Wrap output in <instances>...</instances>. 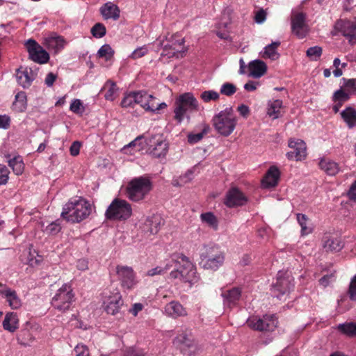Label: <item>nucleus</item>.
<instances>
[{
  "label": "nucleus",
  "mask_w": 356,
  "mask_h": 356,
  "mask_svg": "<svg viewBox=\"0 0 356 356\" xmlns=\"http://www.w3.org/2000/svg\"><path fill=\"white\" fill-rule=\"evenodd\" d=\"M322 54V48L315 46L307 50V56L312 60H316Z\"/></svg>",
  "instance_id": "49"
},
{
  "label": "nucleus",
  "mask_w": 356,
  "mask_h": 356,
  "mask_svg": "<svg viewBox=\"0 0 356 356\" xmlns=\"http://www.w3.org/2000/svg\"><path fill=\"white\" fill-rule=\"evenodd\" d=\"M212 122L218 134L224 136H228L236 127V117L232 108H226L215 115Z\"/></svg>",
  "instance_id": "4"
},
{
  "label": "nucleus",
  "mask_w": 356,
  "mask_h": 356,
  "mask_svg": "<svg viewBox=\"0 0 356 356\" xmlns=\"http://www.w3.org/2000/svg\"><path fill=\"white\" fill-rule=\"evenodd\" d=\"M116 273L124 289L131 290L136 286L137 282L134 272L131 267L118 266L116 267Z\"/></svg>",
  "instance_id": "15"
},
{
  "label": "nucleus",
  "mask_w": 356,
  "mask_h": 356,
  "mask_svg": "<svg viewBox=\"0 0 356 356\" xmlns=\"http://www.w3.org/2000/svg\"><path fill=\"white\" fill-rule=\"evenodd\" d=\"M201 259L204 268L216 270L223 264L225 256L218 248L211 247L207 250L206 254L201 255Z\"/></svg>",
  "instance_id": "9"
},
{
  "label": "nucleus",
  "mask_w": 356,
  "mask_h": 356,
  "mask_svg": "<svg viewBox=\"0 0 356 356\" xmlns=\"http://www.w3.org/2000/svg\"><path fill=\"white\" fill-rule=\"evenodd\" d=\"M8 165L13 169V172L20 175L24 170V163L20 156H16L8 160Z\"/></svg>",
  "instance_id": "36"
},
{
  "label": "nucleus",
  "mask_w": 356,
  "mask_h": 356,
  "mask_svg": "<svg viewBox=\"0 0 356 356\" xmlns=\"http://www.w3.org/2000/svg\"><path fill=\"white\" fill-rule=\"evenodd\" d=\"M280 174V171L277 167H270L262 179V186L266 188L275 187L278 183Z\"/></svg>",
  "instance_id": "22"
},
{
  "label": "nucleus",
  "mask_w": 356,
  "mask_h": 356,
  "mask_svg": "<svg viewBox=\"0 0 356 356\" xmlns=\"http://www.w3.org/2000/svg\"><path fill=\"white\" fill-rule=\"evenodd\" d=\"M200 219L202 222L207 224L210 227L216 230L218 226L217 218L212 212H206L200 215Z\"/></svg>",
  "instance_id": "38"
},
{
  "label": "nucleus",
  "mask_w": 356,
  "mask_h": 356,
  "mask_svg": "<svg viewBox=\"0 0 356 356\" xmlns=\"http://www.w3.org/2000/svg\"><path fill=\"white\" fill-rule=\"evenodd\" d=\"M10 118L6 115H0V129H7L10 127Z\"/></svg>",
  "instance_id": "59"
},
{
  "label": "nucleus",
  "mask_w": 356,
  "mask_h": 356,
  "mask_svg": "<svg viewBox=\"0 0 356 356\" xmlns=\"http://www.w3.org/2000/svg\"><path fill=\"white\" fill-rule=\"evenodd\" d=\"M207 131L204 129L202 132L197 134H190L188 136V142L191 144H195L199 142L206 134Z\"/></svg>",
  "instance_id": "52"
},
{
  "label": "nucleus",
  "mask_w": 356,
  "mask_h": 356,
  "mask_svg": "<svg viewBox=\"0 0 356 356\" xmlns=\"http://www.w3.org/2000/svg\"><path fill=\"white\" fill-rule=\"evenodd\" d=\"M92 35L96 38H101L106 35V27L102 23L95 24L90 31Z\"/></svg>",
  "instance_id": "46"
},
{
  "label": "nucleus",
  "mask_w": 356,
  "mask_h": 356,
  "mask_svg": "<svg viewBox=\"0 0 356 356\" xmlns=\"http://www.w3.org/2000/svg\"><path fill=\"white\" fill-rule=\"evenodd\" d=\"M349 99V95L341 89L337 90L333 95V100L334 102H346Z\"/></svg>",
  "instance_id": "53"
},
{
  "label": "nucleus",
  "mask_w": 356,
  "mask_h": 356,
  "mask_svg": "<svg viewBox=\"0 0 356 356\" xmlns=\"http://www.w3.org/2000/svg\"><path fill=\"white\" fill-rule=\"evenodd\" d=\"M222 95L232 96L236 92V87L231 83H225L222 85L220 90Z\"/></svg>",
  "instance_id": "47"
},
{
  "label": "nucleus",
  "mask_w": 356,
  "mask_h": 356,
  "mask_svg": "<svg viewBox=\"0 0 356 356\" xmlns=\"http://www.w3.org/2000/svg\"><path fill=\"white\" fill-rule=\"evenodd\" d=\"M167 269H172L170 277L172 279H179L191 283L197 280L195 266L182 254L174 256L167 263Z\"/></svg>",
  "instance_id": "1"
},
{
  "label": "nucleus",
  "mask_w": 356,
  "mask_h": 356,
  "mask_svg": "<svg viewBox=\"0 0 356 356\" xmlns=\"http://www.w3.org/2000/svg\"><path fill=\"white\" fill-rule=\"evenodd\" d=\"M248 70L250 76L259 78L266 72L267 66L264 61L254 60L249 63Z\"/></svg>",
  "instance_id": "25"
},
{
  "label": "nucleus",
  "mask_w": 356,
  "mask_h": 356,
  "mask_svg": "<svg viewBox=\"0 0 356 356\" xmlns=\"http://www.w3.org/2000/svg\"><path fill=\"white\" fill-rule=\"evenodd\" d=\"M338 329L348 336H356V323H355L339 324Z\"/></svg>",
  "instance_id": "43"
},
{
  "label": "nucleus",
  "mask_w": 356,
  "mask_h": 356,
  "mask_svg": "<svg viewBox=\"0 0 356 356\" xmlns=\"http://www.w3.org/2000/svg\"><path fill=\"white\" fill-rule=\"evenodd\" d=\"M65 41L61 36L50 37L46 39V45L49 49L58 52L65 47Z\"/></svg>",
  "instance_id": "34"
},
{
  "label": "nucleus",
  "mask_w": 356,
  "mask_h": 356,
  "mask_svg": "<svg viewBox=\"0 0 356 356\" xmlns=\"http://www.w3.org/2000/svg\"><path fill=\"white\" fill-rule=\"evenodd\" d=\"M15 76L17 83L24 88H27L35 79L36 74L33 72L31 68L20 67L16 71Z\"/></svg>",
  "instance_id": "20"
},
{
  "label": "nucleus",
  "mask_w": 356,
  "mask_h": 356,
  "mask_svg": "<svg viewBox=\"0 0 356 356\" xmlns=\"http://www.w3.org/2000/svg\"><path fill=\"white\" fill-rule=\"evenodd\" d=\"M220 97L218 92L214 90H206L201 94V98L205 102H209L211 100H218Z\"/></svg>",
  "instance_id": "48"
},
{
  "label": "nucleus",
  "mask_w": 356,
  "mask_h": 356,
  "mask_svg": "<svg viewBox=\"0 0 356 356\" xmlns=\"http://www.w3.org/2000/svg\"><path fill=\"white\" fill-rule=\"evenodd\" d=\"M247 325L250 328L258 331H273L277 325V320L275 315H264L262 318L257 316L250 317Z\"/></svg>",
  "instance_id": "10"
},
{
  "label": "nucleus",
  "mask_w": 356,
  "mask_h": 356,
  "mask_svg": "<svg viewBox=\"0 0 356 356\" xmlns=\"http://www.w3.org/2000/svg\"><path fill=\"white\" fill-rule=\"evenodd\" d=\"M26 47L30 58L35 63H46L49 59V54L34 40L29 39L26 41Z\"/></svg>",
  "instance_id": "13"
},
{
  "label": "nucleus",
  "mask_w": 356,
  "mask_h": 356,
  "mask_svg": "<svg viewBox=\"0 0 356 356\" xmlns=\"http://www.w3.org/2000/svg\"><path fill=\"white\" fill-rule=\"evenodd\" d=\"M224 202L229 208L241 207L248 202V197L238 188L233 187L227 192Z\"/></svg>",
  "instance_id": "18"
},
{
  "label": "nucleus",
  "mask_w": 356,
  "mask_h": 356,
  "mask_svg": "<svg viewBox=\"0 0 356 356\" xmlns=\"http://www.w3.org/2000/svg\"><path fill=\"white\" fill-rule=\"evenodd\" d=\"M74 300V294L71 286L65 284L57 291L51 303L56 309L65 312L70 309Z\"/></svg>",
  "instance_id": "7"
},
{
  "label": "nucleus",
  "mask_w": 356,
  "mask_h": 356,
  "mask_svg": "<svg viewBox=\"0 0 356 356\" xmlns=\"http://www.w3.org/2000/svg\"><path fill=\"white\" fill-rule=\"evenodd\" d=\"M320 168L330 176H334L340 171L339 164L327 159H322L319 162Z\"/></svg>",
  "instance_id": "28"
},
{
  "label": "nucleus",
  "mask_w": 356,
  "mask_h": 356,
  "mask_svg": "<svg viewBox=\"0 0 356 356\" xmlns=\"http://www.w3.org/2000/svg\"><path fill=\"white\" fill-rule=\"evenodd\" d=\"M56 77L57 76L55 74L49 72L45 78L44 82L46 85L47 86H52L55 80L56 79Z\"/></svg>",
  "instance_id": "64"
},
{
  "label": "nucleus",
  "mask_w": 356,
  "mask_h": 356,
  "mask_svg": "<svg viewBox=\"0 0 356 356\" xmlns=\"http://www.w3.org/2000/svg\"><path fill=\"white\" fill-rule=\"evenodd\" d=\"M280 44V42H273L271 44L267 45L264 48L262 57L264 58H269L272 60L278 59L280 57V54L277 52V49Z\"/></svg>",
  "instance_id": "35"
},
{
  "label": "nucleus",
  "mask_w": 356,
  "mask_h": 356,
  "mask_svg": "<svg viewBox=\"0 0 356 356\" xmlns=\"http://www.w3.org/2000/svg\"><path fill=\"white\" fill-rule=\"evenodd\" d=\"M165 313L172 317L177 318L187 315L186 309L178 302L172 301L165 307Z\"/></svg>",
  "instance_id": "26"
},
{
  "label": "nucleus",
  "mask_w": 356,
  "mask_h": 356,
  "mask_svg": "<svg viewBox=\"0 0 356 356\" xmlns=\"http://www.w3.org/2000/svg\"><path fill=\"white\" fill-rule=\"evenodd\" d=\"M99 11L104 19H113L117 20L120 17L118 6L110 1L104 3L100 8Z\"/></svg>",
  "instance_id": "23"
},
{
  "label": "nucleus",
  "mask_w": 356,
  "mask_h": 356,
  "mask_svg": "<svg viewBox=\"0 0 356 356\" xmlns=\"http://www.w3.org/2000/svg\"><path fill=\"white\" fill-rule=\"evenodd\" d=\"M161 218L159 216H153L147 220L145 225L149 227L148 231L152 234H156L160 228Z\"/></svg>",
  "instance_id": "39"
},
{
  "label": "nucleus",
  "mask_w": 356,
  "mask_h": 356,
  "mask_svg": "<svg viewBox=\"0 0 356 356\" xmlns=\"http://www.w3.org/2000/svg\"><path fill=\"white\" fill-rule=\"evenodd\" d=\"M114 54V51L109 44L102 45L97 52L99 58H104L106 60H110Z\"/></svg>",
  "instance_id": "44"
},
{
  "label": "nucleus",
  "mask_w": 356,
  "mask_h": 356,
  "mask_svg": "<svg viewBox=\"0 0 356 356\" xmlns=\"http://www.w3.org/2000/svg\"><path fill=\"white\" fill-rule=\"evenodd\" d=\"M341 116L349 129L356 127V110L353 107H347L341 113Z\"/></svg>",
  "instance_id": "31"
},
{
  "label": "nucleus",
  "mask_w": 356,
  "mask_h": 356,
  "mask_svg": "<svg viewBox=\"0 0 356 356\" xmlns=\"http://www.w3.org/2000/svg\"><path fill=\"white\" fill-rule=\"evenodd\" d=\"M152 189V183L147 176L132 179L127 185V195L129 200L139 202L145 198Z\"/></svg>",
  "instance_id": "3"
},
{
  "label": "nucleus",
  "mask_w": 356,
  "mask_h": 356,
  "mask_svg": "<svg viewBox=\"0 0 356 356\" xmlns=\"http://www.w3.org/2000/svg\"><path fill=\"white\" fill-rule=\"evenodd\" d=\"M289 147L293 151L287 152L286 156L290 160L301 161L307 156V148L305 143L300 139H290Z\"/></svg>",
  "instance_id": "17"
},
{
  "label": "nucleus",
  "mask_w": 356,
  "mask_h": 356,
  "mask_svg": "<svg viewBox=\"0 0 356 356\" xmlns=\"http://www.w3.org/2000/svg\"><path fill=\"white\" fill-rule=\"evenodd\" d=\"M173 343L179 347L181 351L185 348H192L195 346V341L191 330L186 328L181 330L180 333L175 338Z\"/></svg>",
  "instance_id": "19"
},
{
  "label": "nucleus",
  "mask_w": 356,
  "mask_h": 356,
  "mask_svg": "<svg viewBox=\"0 0 356 356\" xmlns=\"http://www.w3.org/2000/svg\"><path fill=\"white\" fill-rule=\"evenodd\" d=\"M170 269H167V264L164 268L161 266H157L156 268H152L147 272V275L148 276H154L156 275H161L166 273L168 270Z\"/></svg>",
  "instance_id": "57"
},
{
  "label": "nucleus",
  "mask_w": 356,
  "mask_h": 356,
  "mask_svg": "<svg viewBox=\"0 0 356 356\" xmlns=\"http://www.w3.org/2000/svg\"><path fill=\"white\" fill-rule=\"evenodd\" d=\"M136 104H139L145 110L148 102V99L151 98V95H149L145 91L135 92Z\"/></svg>",
  "instance_id": "40"
},
{
  "label": "nucleus",
  "mask_w": 356,
  "mask_h": 356,
  "mask_svg": "<svg viewBox=\"0 0 356 356\" xmlns=\"http://www.w3.org/2000/svg\"><path fill=\"white\" fill-rule=\"evenodd\" d=\"M348 195L350 200L356 202V180L351 184Z\"/></svg>",
  "instance_id": "63"
},
{
  "label": "nucleus",
  "mask_w": 356,
  "mask_h": 356,
  "mask_svg": "<svg viewBox=\"0 0 356 356\" xmlns=\"http://www.w3.org/2000/svg\"><path fill=\"white\" fill-rule=\"evenodd\" d=\"M0 293L6 298V301L13 309H18L21 306V301L15 291L0 284Z\"/></svg>",
  "instance_id": "24"
},
{
  "label": "nucleus",
  "mask_w": 356,
  "mask_h": 356,
  "mask_svg": "<svg viewBox=\"0 0 356 356\" xmlns=\"http://www.w3.org/2000/svg\"><path fill=\"white\" fill-rule=\"evenodd\" d=\"M266 14L264 10H259L254 17V20L257 23L261 24L263 23L266 19Z\"/></svg>",
  "instance_id": "62"
},
{
  "label": "nucleus",
  "mask_w": 356,
  "mask_h": 356,
  "mask_svg": "<svg viewBox=\"0 0 356 356\" xmlns=\"http://www.w3.org/2000/svg\"><path fill=\"white\" fill-rule=\"evenodd\" d=\"M305 19L306 16L302 13H293L291 15V31L299 38H305L309 31Z\"/></svg>",
  "instance_id": "16"
},
{
  "label": "nucleus",
  "mask_w": 356,
  "mask_h": 356,
  "mask_svg": "<svg viewBox=\"0 0 356 356\" xmlns=\"http://www.w3.org/2000/svg\"><path fill=\"white\" fill-rule=\"evenodd\" d=\"M348 294L351 300L356 301V275L350 282Z\"/></svg>",
  "instance_id": "55"
},
{
  "label": "nucleus",
  "mask_w": 356,
  "mask_h": 356,
  "mask_svg": "<svg viewBox=\"0 0 356 356\" xmlns=\"http://www.w3.org/2000/svg\"><path fill=\"white\" fill-rule=\"evenodd\" d=\"M149 50L146 45L140 47L135 49L129 57L134 60L138 59L145 56L148 53Z\"/></svg>",
  "instance_id": "50"
},
{
  "label": "nucleus",
  "mask_w": 356,
  "mask_h": 356,
  "mask_svg": "<svg viewBox=\"0 0 356 356\" xmlns=\"http://www.w3.org/2000/svg\"><path fill=\"white\" fill-rule=\"evenodd\" d=\"M27 107L26 95L24 92H19L15 95L13 103V110L17 113L25 111Z\"/></svg>",
  "instance_id": "33"
},
{
  "label": "nucleus",
  "mask_w": 356,
  "mask_h": 356,
  "mask_svg": "<svg viewBox=\"0 0 356 356\" xmlns=\"http://www.w3.org/2000/svg\"><path fill=\"white\" fill-rule=\"evenodd\" d=\"M241 293L238 288H233L222 293L225 305L229 307L235 305L240 299Z\"/></svg>",
  "instance_id": "27"
},
{
  "label": "nucleus",
  "mask_w": 356,
  "mask_h": 356,
  "mask_svg": "<svg viewBox=\"0 0 356 356\" xmlns=\"http://www.w3.org/2000/svg\"><path fill=\"white\" fill-rule=\"evenodd\" d=\"M82 107V104L79 99H74L70 104V109L71 111L75 113H79L81 112V108Z\"/></svg>",
  "instance_id": "60"
},
{
  "label": "nucleus",
  "mask_w": 356,
  "mask_h": 356,
  "mask_svg": "<svg viewBox=\"0 0 356 356\" xmlns=\"http://www.w3.org/2000/svg\"><path fill=\"white\" fill-rule=\"evenodd\" d=\"M18 323L17 314L13 312L8 313L3 321V327L5 330L13 332L18 328Z\"/></svg>",
  "instance_id": "32"
},
{
  "label": "nucleus",
  "mask_w": 356,
  "mask_h": 356,
  "mask_svg": "<svg viewBox=\"0 0 356 356\" xmlns=\"http://www.w3.org/2000/svg\"><path fill=\"white\" fill-rule=\"evenodd\" d=\"M297 220L301 227L302 234L306 235L312 232V228L307 226L308 218L305 214L298 213Z\"/></svg>",
  "instance_id": "42"
},
{
  "label": "nucleus",
  "mask_w": 356,
  "mask_h": 356,
  "mask_svg": "<svg viewBox=\"0 0 356 356\" xmlns=\"http://www.w3.org/2000/svg\"><path fill=\"white\" fill-rule=\"evenodd\" d=\"M120 105L123 108H134L136 105L135 92H131L125 95Z\"/></svg>",
  "instance_id": "45"
},
{
  "label": "nucleus",
  "mask_w": 356,
  "mask_h": 356,
  "mask_svg": "<svg viewBox=\"0 0 356 356\" xmlns=\"http://www.w3.org/2000/svg\"><path fill=\"white\" fill-rule=\"evenodd\" d=\"M344 86L348 90V91L351 93H356V79H350L348 80L344 79Z\"/></svg>",
  "instance_id": "58"
},
{
  "label": "nucleus",
  "mask_w": 356,
  "mask_h": 356,
  "mask_svg": "<svg viewBox=\"0 0 356 356\" xmlns=\"http://www.w3.org/2000/svg\"><path fill=\"white\" fill-rule=\"evenodd\" d=\"M282 104L280 99L269 100L267 104V115L273 120L277 119L280 116Z\"/></svg>",
  "instance_id": "29"
},
{
  "label": "nucleus",
  "mask_w": 356,
  "mask_h": 356,
  "mask_svg": "<svg viewBox=\"0 0 356 356\" xmlns=\"http://www.w3.org/2000/svg\"><path fill=\"white\" fill-rule=\"evenodd\" d=\"M91 211L90 204L85 199L79 197L70 199L64 205L61 216L67 222H79L88 218Z\"/></svg>",
  "instance_id": "2"
},
{
  "label": "nucleus",
  "mask_w": 356,
  "mask_h": 356,
  "mask_svg": "<svg viewBox=\"0 0 356 356\" xmlns=\"http://www.w3.org/2000/svg\"><path fill=\"white\" fill-rule=\"evenodd\" d=\"M184 39L180 38L178 40H176L172 45L169 47V49L172 48V49L175 51H173L172 53L167 52L168 50V46H165L163 52L161 53V56H168V57L175 56L177 54L179 53L181 51L182 47L184 44Z\"/></svg>",
  "instance_id": "37"
},
{
  "label": "nucleus",
  "mask_w": 356,
  "mask_h": 356,
  "mask_svg": "<svg viewBox=\"0 0 356 356\" xmlns=\"http://www.w3.org/2000/svg\"><path fill=\"white\" fill-rule=\"evenodd\" d=\"M167 106L164 102L159 103L156 102V99L151 95V98L148 99L147 104L146 106L145 111L156 112L160 109H163Z\"/></svg>",
  "instance_id": "41"
},
{
  "label": "nucleus",
  "mask_w": 356,
  "mask_h": 356,
  "mask_svg": "<svg viewBox=\"0 0 356 356\" xmlns=\"http://www.w3.org/2000/svg\"><path fill=\"white\" fill-rule=\"evenodd\" d=\"M131 213L129 203L124 200L116 198L109 205L105 215L110 220H126L131 216Z\"/></svg>",
  "instance_id": "8"
},
{
  "label": "nucleus",
  "mask_w": 356,
  "mask_h": 356,
  "mask_svg": "<svg viewBox=\"0 0 356 356\" xmlns=\"http://www.w3.org/2000/svg\"><path fill=\"white\" fill-rule=\"evenodd\" d=\"M323 248L326 252H339L343 247V243L341 239L337 236L325 235L322 240Z\"/></svg>",
  "instance_id": "21"
},
{
  "label": "nucleus",
  "mask_w": 356,
  "mask_h": 356,
  "mask_svg": "<svg viewBox=\"0 0 356 356\" xmlns=\"http://www.w3.org/2000/svg\"><path fill=\"white\" fill-rule=\"evenodd\" d=\"M123 301L120 293L118 290L113 292L104 293V306L107 314L115 315L119 312Z\"/></svg>",
  "instance_id": "14"
},
{
  "label": "nucleus",
  "mask_w": 356,
  "mask_h": 356,
  "mask_svg": "<svg viewBox=\"0 0 356 356\" xmlns=\"http://www.w3.org/2000/svg\"><path fill=\"white\" fill-rule=\"evenodd\" d=\"M61 229V227L60 224L58 222V221L53 222L50 223L47 227H46V232H48L50 234H56L60 232Z\"/></svg>",
  "instance_id": "56"
},
{
  "label": "nucleus",
  "mask_w": 356,
  "mask_h": 356,
  "mask_svg": "<svg viewBox=\"0 0 356 356\" xmlns=\"http://www.w3.org/2000/svg\"><path fill=\"white\" fill-rule=\"evenodd\" d=\"M76 356H90L88 348L83 343H79L74 348Z\"/></svg>",
  "instance_id": "54"
},
{
  "label": "nucleus",
  "mask_w": 356,
  "mask_h": 356,
  "mask_svg": "<svg viewBox=\"0 0 356 356\" xmlns=\"http://www.w3.org/2000/svg\"><path fill=\"white\" fill-rule=\"evenodd\" d=\"M355 31L356 21L339 19L335 23L332 33L333 35H337L340 32L344 37L348 38L350 43L355 44L356 43Z\"/></svg>",
  "instance_id": "12"
},
{
  "label": "nucleus",
  "mask_w": 356,
  "mask_h": 356,
  "mask_svg": "<svg viewBox=\"0 0 356 356\" xmlns=\"http://www.w3.org/2000/svg\"><path fill=\"white\" fill-rule=\"evenodd\" d=\"M147 151L155 158H163L168 150V143L161 135H155L147 139Z\"/></svg>",
  "instance_id": "11"
},
{
  "label": "nucleus",
  "mask_w": 356,
  "mask_h": 356,
  "mask_svg": "<svg viewBox=\"0 0 356 356\" xmlns=\"http://www.w3.org/2000/svg\"><path fill=\"white\" fill-rule=\"evenodd\" d=\"M101 91H105L104 98L108 101H113L118 95V88L116 83L111 80H108Z\"/></svg>",
  "instance_id": "30"
},
{
  "label": "nucleus",
  "mask_w": 356,
  "mask_h": 356,
  "mask_svg": "<svg viewBox=\"0 0 356 356\" xmlns=\"http://www.w3.org/2000/svg\"><path fill=\"white\" fill-rule=\"evenodd\" d=\"M293 279L291 273L288 271H279L276 282L273 284L271 293L273 297L280 300H286L293 287Z\"/></svg>",
  "instance_id": "6"
},
{
  "label": "nucleus",
  "mask_w": 356,
  "mask_h": 356,
  "mask_svg": "<svg viewBox=\"0 0 356 356\" xmlns=\"http://www.w3.org/2000/svg\"><path fill=\"white\" fill-rule=\"evenodd\" d=\"M197 109L198 102L192 93L180 95L175 102V119L178 123H181L184 118H189V113Z\"/></svg>",
  "instance_id": "5"
},
{
  "label": "nucleus",
  "mask_w": 356,
  "mask_h": 356,
  "mask_svg": "<svg viewBox=\"0 0 356 356\" xmlns=\"http://www.w3.org/2000/svg\"><path fill=\"white\" fill-rule=\"evenodd\" d=\"M9 174L10 171L8 168L3 164H0V186L6 185L8 183Z\"/></svg>",
  "instance_id": "51"
},
{
  "label": "nucleus",
  "mask_w": 356,
  "mask_h": 356,
  "mask_svg": "<svg viewBox=\"0 0 356 356\" xmlns=\"http://www.w3.org/2000/svg\"><path fill=\"white\" fill-rule=\"evenodd\" d=\"M81 148V143L79 141H74L70 146V154L73 156H77L79 154Z\"/></svg>",
  "instance_id": "61"
}]
</instances>
